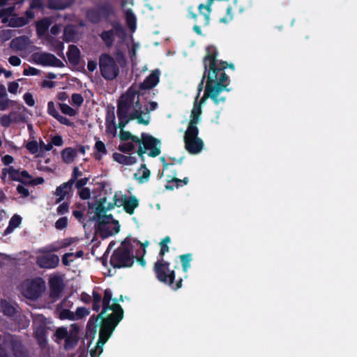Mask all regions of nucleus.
<instances>
[{
  "label": "nucleus",
  "instance_id": "1",
  "mask_svg": "<svg viewBox=\"0 0 357 357\" xmlns=\"http://www.w3.org/2000/svg\"><path fill=\"white\" fill-rule=\"evenodd\" d=\"M139 91L130 86L122 94L117 102L116 114L119 119L117 127L121 130L130 121L137 119L139 124L147 126L149 120L142 117L144 111L140 103Z\"/></svg>",
  "mask_w": 357,
  "mask_h": 357
},
{
  "label": "nucleus",
  "instance_id": "2",
  "mask_svg": "<svg viewBox=\"0 0 357 357\" xmlns=\"http://www.w3.org/2000/svg\"><path fill=\"white\" fill-rule=\"evenodd\" d=\"M159 259L154 263L153 271L156 279L161 283L167 284L173 290L176 291L182 287L183 279L180 278L175 282L176 273L170 269V263L164 259L165 255L169 252L167 245L160 244Z\"/></svg>",
  "mask_w": 357,
  "mask_h": 357
},
{
  "label": "nucleus",
  "instance_id": "3",
  "mask_svg": "<svg viewBox=\"0 0 357 357\" xmlns=\"http://www.w3.org/2000/svg\"><path fill=\"white\" fill-rule=\"evenodd\" d=\"M112 299V293L109 289H106L104 291V296L102 301V310L103 312H107L108 310H112V312L107 314V318L104 321L102 326V332L109 335L112 330H114L119 323L123 318V310L121 305L117 302V299H113L114 303L110 304Z\"/></svg>",
  "mask_w": 357,
  "mask_h": 357
},
{
  "label": "nucleus",
  "instance_id": "4",
  "mask_svg": "<svg viewBox=\"0 0 357 357\" xmlns=\"http://www.w3.org/2000/svg\"><path fill=\"white\" fill-rule=\"evenodd\" d=\"M132 239L128 236L121 242V245L114 250L110 257V265L114 268L131 267L135 258L132 254Z\"/></svg>",
  "mask_w": 357,
  "mask_h": 357
},
{
  "label": "nucleus",
  "instance_id": "5",
  "mask_svg": "<svg viewBox=\"0 0 357 357\" xmlns=\"http://www.w3.org/2000/svg\"><path fill=\"white\" fill-rule=\"evenodd\" d=\"M0 357H9L6 349L10 350L15 357H29V351L21 337L9 333L0 334Z\"/></svg>",
  "mask_w": 357,
  "mask_h": 357
},
{
  "label": "nucleus",
  "instance_id": "6",
  "mask_svg": "<svg viewBox=\"0 0 357 357\" xmlns=\"http://www.w3.org/2000/svg\"><path fill=\"white\" fill-rule=\"evenodd\" d=\"M218 50L217 47L211 45L206 47V55L204 56L202 63H206L208 68L213 64V70H214L215 77H221L222 74L227 75L225 69L229 68L234 70V65L227 61L218 59Z\"/></svg>",
  "mask_w": 357,
  "mask_h": 357
},
{
  "label": "nucleus",
  "instance_id": "7",
  "mask_svg": "<svg viewBox=\"0 0 357 357\" xmlns=\"http://www.w3.org/2000/svg\"><path fill=\"white\" fill-rule=\"evenodd\" d=\"M115 15L114 6L108 1L98 3L86 12V19L92 24H99L102 20H107Z\"/></svg>",
  "mask_w": 357,
  "mask_h": 357
},
{
  "label": "nucleus",
  "instance_id": "8",
  "mask_svg": "<svg viewBox=\"0 0 357 357\" xmlns=\"http://www.w3.org/2000/svg\"><path fill=\"white\" fill-rule=\"evenodd\" d=\"M138 145L139 146L137 150V153L142 162H144L145 160L144 153L147 150H150L148 153V155L151 158H155L161 153L160 141L149 133H142L141 143Z\"/></svg>",
  "mask_w": 357,
  "mask_h": 357
},
{
  "label": "nucleus",
  "instance_id": "9",
  "mask_svg": "<svg viewBox=\"0 0 357 357\" xmlns=\"http://www.w3.org/2000/svg\"><path fill=\"white\" fill-rule=\"evenodd\" d=\"M101 76L107 81L115 79L119 75V67L114 58L107 53H102L98 58Z\"/></svg>",
  "mask_w": 357,
  "mask_h": 357
},
{
  "label": "nucleus",
  "instance_id": "10",
  "mask_svg": "<svg viewBox=\"0 0 357 357\" xmlns=\"http://www.w3.org/2000/svg\"><path fill=\"white\" fill-rule=\"evenodd\" d=\"M227 86V84H221L220 83H216L212 85V80L211 78H210V80L206 82L204 93L197 105L202 106L208 98H211L215 105L224 103L226 100V98L220 96V95L224 91H229Z\"/></svg>",
  "mask_w": 357,
  "mask_h": 357
},
{
  "label": "nucleus",
  "instance_id": "11",
  "mask_svg": "<svg viewBox=\"0 0 357 357\" xmlns=\"http://www.w3.org/2000/svg\"><path fill=\"white\" fill-rule=\"evenodd\" d=\"M107 312H103V310L99 313L98 315H92L87 323V329L90 331H93L94 333L96 331V328L98 326V320H100V331H99V337L97 341V347L100 348V351L102 352L103 351V345L107 342L109 338L112 335L114 330H112L111 333H109V335H107V333L102 332V326L104 324L105 320L107 318V314L106 315Z\"/></svg>",
  "mask_w": 357,
  "mask_h": 357
},
{
  "label": "nucleus",
  "instance_id": "12",
  "mask_svg": "<svg viewBox=\"0 0 357 357\" xmlns=\"http://www.w3.org/2000/svg\"><path fill=\"white\" fill-rule=\"evenodd\" d=\"M204 66V73L202 75V77L201 79V81L197 86V95L196 97V100H197L200 93L203 90L204 88V84L205 80L206 79V82H208L210 80V78H211L212 80V85L216 83H220L221 84H227L229 86V77L227 75H225V74H222L221 77H215L214 70H213V64H211L210 68H208L206 63H203Z\"/></svg>",
  "mask_w": 357,
  "mask_h": 357
},
{
  "label": "nucleus",
  "instance_id": "13",
  "mask_svg": "<svg viewBox=\"0 0 357 357\" xmlns=\"http://www.w3.org/2000/svg\"><path fill=\"white\" fill-rule=\"evenodd\" d=\"M112 29L108 31H103L100 36L107 47H112L114 42V36L119 38H123L126 36V29L118 21H114L111 23Z\"/></svg>",
  "mask_w": 357,
  "mask_h": 357
},
{
  "label": "nucleus",
  "instance_id": "14",
  "mask_svg": "<svg viewBox=\"0 0 357 357\" xmlns=\"http://www.w3.org/2000/svg\"><path fill=\"white\" fill-rule=\"evenodd\" d=\"M45 290V282L41 278L32 280L24 290L25 296L31 300L38 298Z\"/></svg>",
  "mask_w": 357,
  "mask_h": 357
},
{
  "label": "nucleus",
  "instance_id": "15",
  "mask_svg": "<svg viewBox=\"0 0 357 357\" xmlns=\"http://www.w3.org/2000/svg\"><path fill=\"white\" fill-rule=\"evenodd\" d=\"M34 61L43 66L64 67L63 62L55 55L48 52L35 53L33 55Z\"/></svg>",
  "mask_w": 357,
  "mask_h": 357
},
{
  "label": "nucleus",
  "instance_id": "16",
  "mask_svg": "<svg viewBox=\"0 0 357 357\" xmlns=\"http://www.w3.org/2000/svg\"><path fill=\"white\" fill-rule=\"evenodd\" d=\"M159 81L160 72L158 70H155L152 71V73L144 79L143 82L140 83L138 89H136L133 85L132 86H133L136 90L139 91V97H144L146 95L150 94V91H146L155 87L158 84Z\"/></svg>",
  "mask_w": 357,
  "mask_h": 357
},
{
  "label": "nucleus",
  "instance_id": "17",
  "mask_svg": "<svg viewBox=\"0 0 357 357\" xmlns=\"http://www.w3.org/2000/svg\"><path fill=\"white\" fill-rule=\"evenodd\" d=\"M50 298L53 302L56 301L61 296L64 289L63 278L59 275H54L49 280Z\"/></svg>",
  "mask_w": 357,
  "mask_h": 357
},
{
  "label": "nucleus",
  "instance_id": "18",
  "mask_svg": "<svg viewBox=\"0 0 357 357\" xmlns=\"http://www.w3.org/2000/svg\"><path fill=\"white\" fill-rule=\"evenodd\" d=\"M107 199L106 197H101L96 201L94 204H89V208L95 207V213L100 215L101 213H107L108 211L112 210L116 206H120L121 204H117L116 201H119L116 195L114 197V202H109L105 205Z\"/></svg>",
  "mask_w": 357,
  "mask_h": 357
},
{
  "label": "nucleus",
  "instance_id": "19",
  "mask_svg": "<svg viewBox=\"0 0 357 357\" xmlns=\"http://www.w3.org/2000/svg\"><path fill=\"white\" fill-rule=\"evenodd\" d=\"M59 263V256L55 254H47L37 257L36 264L42 268H54Z\"/></svg>",
  "mask_w": 357,
  "mask_h": 357
},
{
  "label": "nucleus",
  "instance_id": "20",
  "mask_svg": "<svg viewBox=\"0 0 357 357\" xmlns=\"http://www.w3.org/2000/svg\"><path fill=\"white\" fill-rule=\"evenodd\" d=\"M185 148L190 154H197L202 151L204 142L199 137L184 139Z\"/></svg>",
  "mask_w": 357,
  "mask_h": 357
},
{
  "label": "nucleus",
  "instance_id": "21",
  "mask_svg": "<svg viewBox=\"0 0 357 357\" xmlns=\"http://www.w3.org/2000/svg\"><path fill=\"white\" fill-rule=\"evenodd\" d=\"M93 220H96L97 223H98V222H103L109 225L113 224L114 225V233H119L120 230V225L119 221L114 220L112 214L107 215L106 213H101L100 215H98L95 213L93 216Z\"/></svg>",
  "mask_w": 357,
  "mask_h": 357
},
{
  "label": "nucleus",
  "instance_id": "22",
  "mask_svg": "<svg viewBox=\"0 0 357 357\" xmlns=\"http://www.w3.org/2000/svg\"><path fill=\"white\" fill-rule=\"evenodd\" d=\"M73 185L72 183H69V182L67 181L56 188L54 192V195L59 197L56 199V203L62 202L65 197L72 192Z\"/></svg>",
  "mask_w": 357,
  "mask_h": 357
},
{
  "label": "nucleus",
  "instance_id": "23",
  "mask_svg": "<svg viewBox=\"0 0 357 357\" xmlns=\"http://www.w3.org/2000/svg\"><path fill=\"white\" fill-rule=\"evenodd\" d=\"M6 86L0 84V111L6 110L10 105H15L17 102L8 98Z\"/></svg>",
  "mask_w": 357,
  "mask_h": 357
},
{
  "label": "nucleus",
  "instance_id": "24",
  "mask_svg": "<svg viewBox=\"0 0 357 357\" xmlns=\"http://www.w3.org/2000/svg\"><path fill=\"white\" fill-rule=\"evenodd\" d=\"M121 205H123V210L127 213L132 215L135 212V209L139 206V200L134 195H131L128 197H126Z\"/></svg>",
  "mask_w": 357,
  "mask_h": 357
},
{
  "label": "nucleus",
  "instance_id": "25",
  "mask_svg": "<svg viewBox=\"0 0 357 357\" xmlns=\"http://www.w3.org/2000/svg\"><path fill=\"white\" fill-rule=\"evenodd\" d=\"M67 57L70 64L77 66L80 61V51L75 45H70L67 52Z\"/></svg>",
  "mask_w": 357,
  "mask_h": 357
},
{
  "label": "nucleus",
  "instance_id": "26",
  "mask_svg": "<svg viewBox=\"0 0 357 357\" xmlns=\"http://www.w3.org/2000/svg\"><path fill=\"white\" fill-rule=\"evenodd\" d=\"M78 340V329L75 327V330L70 331L66 336L65 339L64 348L66 350L74 349L77 346Z\"/></svg>",
  "mask_w": 357,
  "mask_h": 357
},
{
  "label": "nucleus",
  "instance_id": "27",
  "mask_svg": "<svg viewBox=\"0 0 357 357\" xmlns=\"http://www.w3.org/2000/svg\"><path fill=\"white\" fill-rule=\"evenodd\" d=\"M151 176L150 170L146 167V164L143 163L138 169L137 172L134 174L135 179L138 181L140 184L148 182Z\"/></svg>",
  "mask_w": 357,
  "mask_h": 357
},
{
  "label": "nucleus",
  "instance_id": "28",
  "mask_svg": "<svg viewBox=\"0 0 357 357\" xmlns=\"http://www.w3.org/2000/svg\"><path fill=\"white\" fill-rule=\"evenodd\" d=\"M96 232H98L102 239L107 238L110 236L116 234L114 233V228L110 229L109 224L103 222H98L96 226Z\"/></svg>",
  "mask_w": 357,
  "mask_h": 357
},
{
  "label": "nucleus",
  "instance_id": "29",
  "mask_svg": "<svg viewBox=\"0 0 357 357\" xmlns=\"http://www.w3.org/2000/svg\"><path fill=\"white\" fill-rule=\"evenodd\" d=\"M112 158L114 161L123 165H132L137 162V159L135 156L125 155L116 152L113 153Z\"/></svg>",
  "mask_w": 357,
  "mask_h": 357
},
{
  "label": "nucleus",
  "instance_id": "30",
  "mask_svg": "<svg viewBox=\"0 0 357 357\" xmlns=\"http://www.w3.org/2000/svg\"><path fill=\"white\" fill-rule=\"evenodd\" d=\"M77 31L74 25H67L63 30V40L66 43L75 42Z\"/></svg>",
  "mask_w": 357,
  "mask_h": 357
},
{
  "label": "nucleus",
  "instance_id": "31",
  "mask_svg": "<svg viewBox=\"0 0 357 357\" xmlns=\"http://www.w3.org/2000/svg\"><path fill=\"white\" fill-rule=\"evenodd\" d=\"M77 150L72 147H67L61 152V156L63 162L70 164L74 161L77 157Z\"/></svg>",
  "mask_w": 357,
  "mask_h": 357
},
{
  "label": "nucleus",
  "instance_id": "32",
  "mask_svg": "<svg viewBox=\"0 0 357 357\" xmlns=\"http://www.w3.org/2000/svg\"><path fill=\"white\" fill-rule=\"evenodd\" d=\"M93 149L95 151L93 153V157L98 161H100L103 156L107 154V150L105 144L100 140L96 142Z\"/></svg>",
  "mask_w": 357,
  "mask_h": 357
},
{
  "label": "nucleus",
  "instance_id": "33",
  "mask_svg": "<svg viewBox=\"0 0 357 357\" xmlns=\"http://www.w3.org/2000/svg\"><path fill=\"white\" fill-rule=\"evenodd\" d=\"M0 312L7 317H14L17 313L16 308L6 300H1Z\"/></svg>",
  "mask_w": 357,
  "mask_h": 357
},
{
  "label": "nucleus",
  "instance_id": "34",
  "mask_svg": "<svg viewBox=\"0 0 357 357\" xmlns=\"http://www.w3.org/2000/svg\"><path fill=\"white\" fill-rule=\"evenodd\" d=\"M202 114V107L197 105V101L194 103L193 108L191 111L190 123L192 124H197L200 121V116Z\"/></svg>",
  "mask_w": 357,
  "mask_h": 357
},
{
  "label": "nucleus",
  "instance_id": "35",
  "mask_svg": "<svg viewBox=\"0 0 357 357\" xmlns=\"http://www.w3.org/2000/svg\"><path fill=\"white\" fill-rule=\"evenodd\" d=\"M178 257L181 260L183 271L187 273L191 267L190 263L192 260V255L191 253H187L181 255Z\"/></svg>",
  "mask_w": 357,
  "mask_h": 357
},
{
  "label": "nucleus",
  "instance_id": "36",
  "mask_svg": "<svg viewBox=\"0 0 357 357\" xmlns=\"http://www.w3.org/2000/svg\"><path fill=\"white\" fill-rule=\"evenodd\" d=\"M199 135V129L197 124H192L189 122L187 130L185 132L184 139L197 138Z\"/></svg>",
  "mask_w": 357,
  "mask_h": 357
},
{
  "label": "nucleus",
  "instance_id": "37",
  "mask_svg": "<svg viewBox=\"0 0 357 357\" xmlns=\"http://www.w3.org/2000/svg\"><path fill=\"white\" fill-rule=\"evenodd\" d=\"M119 137L121 141L131 140V141H132V142H135L136 144H139V143H141V140H142V136L140 137V138H139L138 137L133 135L130 132L125 131L123 130H121L120 134H119Z\"/></svg>",
  "mask_w": 357,
  "mask_h": 357
},
{
  "label": "nucleus",
  "instance_id": "38",
  "mask_svg": "<svg viewBox=\"0 0 357 357\" xmlns=\"http://www.w3.org/2000/svg\"><path fill=\"white\" fill-rule=\"evenodd\" d=\"M125 14L128 26L130 30H134L136 28V17L135 14L130 9H128Z\"/></svg>",
  "mask_w": 357,
  "mask_h": 357
},
{
  "label": "nucleus",
  "instance_id": "39",
  "mask_svg": "<svg viewBox=\"0 0 357 357\" xmlns=\"http://www.w3.org/2000/svg\"><path fill=\"white\" fill-rule=\"evenodd\" d=\"M36 337L38 344L43 346L47 343V331L45 328L39 327L36 331Z\"/></svg>",
  "mask_w": 357,
  "mask_h": 357
},
{
  "label": "nucleus",
  "instance_id": "40",
  "mask_svg": "<svg viewBox=\"0 0 357 357\" xmlns=\"http://www.w3.org/2000/svg\"><path fill=\"white\" fill-rule=\"evenodd\" d=\"M102 296L98 291H93L92 310L95 312H98L100 309V303L102 302Z\"/></svg>",
  "mask_w": 357,
  "mask_h": 357
},
{
  "label": "nucleus",
  "instance_id": "41",
  "mask_svg": "<svg viewBox=\"0 0 357 357\" xmlns=\"http://www.w3.org/2000/svg\"><path fill=\"white\" fill-rule=\"evenodd\" d=\"M106 124L108 127L113 126L116 128V117L114 114V107H113L111 110L107 111L106 114Z\"/></svg>",
  "mask_w": 357,
  "mask_h": 357
},
{
  "label": "nucleus",
  "instance_id": "42",
  "mask_svg": "<svg viewBox=\"0 0 357 357\" xmlns=\"http://www.w3.org/2000/svg\"><path fill=\"white\" fill-rule=\"evenodd\" d=\"M59 317L61 320L68 319L73 321L76 319L75 313L68 309H63L60 311Z\"/></svg>",
  "mask_w": 357,
  "mask_h": 357
},
{
  "label": "nucleus",
  "instance_id": "43",
  "mask_svg": "<svg viewBox=\"0 0 357 357\" xmlns=\"http://www.w3.org/2000/svg\"><path fill=\"white\" fill-rule=\"evenodd\" d=\"M28 23V20L24 17H19L10 20L9 25L11 27H22Z\"/></svg>",
  "mask_w": 357,
  "mask_h": 357
},
{
  "label": "nucleus",
  "instance_id": "44",
  "mask_svg": "<svg viewBox=\"0 0 357 357\" xmlns=\"http://www.w3.org/2000/svg\"><path fill=\"white\" fill-rule=\"evenodd\" d=\"M134 144H135V143L132 142V141L124 142L123 144H121L119 146L118 149L122 153H129L134 150V149H135Z\"/></svg>",
  "mask_w": 357,
  "mask_h": 357
},
{
  "label": "nucleus",
  "instance_id": "45",
  "mask_svg": "<svg viewBox=\"0 0 357 357\" xmlns=\"http://www.w3.org/2000/svg\"><path fill=\"white\" fill-rule=\"evenodd\" d=\"M59 107L61 111L64 114L68 115L70 116H74L77 114L76 110L70 107L66 103H60Z\"/></svg>",
  "mask_w": 357,
  "mask_h": 357
},
{
  "label": "nucleus",
  "instance_id": "46",
  "mask_svg": "<svg viewBox=\"0 0 357 357\" xmlns=\"http://www.w3.org/2000/svg\"><path fill=\"white\" fill-rule=\"evenodd\" d=\"M25 148L29 151L30 153L36 154L38 152L39 144L36 140H32L26 144Z\"/></svg>",
  "mask_w": 357,
  "mask_h": 357
},
{
  "label": "nucleus",
  "instance_id": "47",
  "mask_svg": "<svg viewBox=\"0 0 357 357\" xmlns=\"http://www.w3.org/2000/svg\"><path fill=\"white\" fill-rule=\"evenodd\" d=\"M9 115L11 117L13 123L23 122L25 120L24 114L18 112L12 111L10 112Z\"/></svg>",
  "mask_w": 357,
  "mask_h": 357
},
{
  "label": "nucleus",
  "instance_id": "48",
  "mask_svg": "<svg viewBox=\"0 0 357 357\" xmlns=\"http://www.w3.org/2000/svg\"><path fill=\"white\" fill-rule=\"evenodd\" d=\"M90 314V310L85 307H78L75 312L76 319H82L88 316Z\"/></svg>",
  "mask_w": 357,
  "mask_h": 357
},
{
  "label": "nucleus",
  "instance_id": "49",
  "mask_svg": "<svg viewBox=\"0 0 357 357\" xmlns=\"http://www.w3.org/2000/svg\"><path fill=\"white\" fill-rule=\"evenodd\" d=\"M50 23L47 20H41L36 24L38 33H44L49 28Z\"/></svg>",
  "mask_w": 357,
  "mask_h": 357
},
{
  "label": "nucleus",
  "instance_id": "50",
  "mask_svg": "<svg viewBox=\"0 0 357 357\" xmlns=\"http://www.w3.org/2000/svg\"><path fill=\"white\" fill-rule=\"evenodd\" d=\"M68 222L67 217H61L56 221L54 226L56 229L62 230L67 227Z\"/></svg>",
  "mask_w": 357,
  "mask_h": 357
},
{
  "label": "nucleus",
  "instance_id": "51",
  "mask_svg": "<svg viewBox=\"0 0 357 357\" xmlns=\"http://www.w3.org/2000/svg\"><path fill=\"white\" fill-rule=\"evenodd\" d=\"M44 182H45V179L43 177L39 176V177H36L35 178H31V180H27V181L25 180L24 181V185L34 186V185L43 184Z\"/></svg>",
  "mask_w": 357,
  "mask_h": 357
},
{
  "label": "nucleus",
  "instance_id": "52",
  "mask_svg": "<svg viewBox=\"0 0 357 357\" xmlns=\"http://www.w3.org/2000/svg\"><path fill=\"white\" fill-rule=\"evenodd\" d=\"M72 104L80 107L84 102V98L79 93H73L71 96Z\"/></svg>",
  "mask_w": 357,
  "mask_h": 357
},
{
  "label": "nucleus",
  "instance_id": "53",
  "mask_svg": "<svg viewBox=\"0 0 357 357\" xmlns=\"http://www.w3.org/2000/svg\"><path fill=\"white\" fill-rule=\"evenodd\" d=\"M69 333L67 331L66 328L61 327L58 328L55 332V336L58 340H63L66 339V336Z\"/></svg>",
  "mask_w": 357,
  "mask_h": 357
},
{
  "label": "nucleus",
  "instance_id": "54",
  "mask_svg": "<svg viewBox=\"0 0 357 357\" xmlns=\"http://www.w3.org/2000/svg\"><path fill=\"white\" fill-rule=\"evenodd\" d=\"M47 113L54 119H56L59 114V112L56 109L55 105L52 101L47 103Z\"/></svg>",
  "mask_w": 357,
  "mask_h": 357
},
{
  "label": "nucleus",
  "instance_id": "55",
  "mask_svg": "<svg viewBox=\"0 0 357 357\" xmlns=\"http://www.w3.org/2000/svg\"><path fill=\"white\" fill-rule=\"evenodd\" d=\"M175 176H176V174H174V176L172 177V178L170 181H169V182L176 183V187L177 188H178L181 186H183V185H187L188 183L189 179L188 177H185L183 179H179L178 178H176Z\"/></svg>",
  "mask_w": 357,
  "mask_h": 357
},
{
  "label": "nucleus",
  "instance_id": "56",
  "mask_svg": "<svg viewBox=\"0 0 357 357\" xmlns=\"http://www.w3.org/2000/svg\"><path fill=\"white\" fill-rule=\"evenodd\" d=\"M82 175V172L79 170L77 167H75L73 169L71 178L68 181L69 183L74 185L78 177Z\"/></svg>",
  "mask_w": 357,
  "mask_h": 357
},
{
  "label": "nucleus",
  "instance_id": "57",
  "mask_svg": "<svg viewBox=\"0 0 357 357\" xmlns=\"http://www.w3.org/2000/svg\"><path fill=\"white\" fill-rule=\"evenodd\" d=\"M13 123L9 114H3L0 117V124L4 128H8Z\"/></svg>",
  "mask_w": 357,
  "mask_h": 357
},
{
  "label": "nucleus",
  "instance_id": "58",
  "mask_svg": "<svg viewBox=\"0 0 357 357\" xmlns=\"http://www.w3.org/2000/svg\"><path fill=\"white\" fill-rule=\"evenodd\" d=\"M22 222V218L19 215H14L9 220V225L12 227L17 228Z\"/></svg>",
  "mask_w": 357,
  "mask_h": 357
},
{
  "label": "nucleus",
  "instance_id": "59",
  "mask_svg": "<svg viewBox=\"0 0 357 357\" xmlns=\"http://www.w3.org/2000/svg\"><path fill=\"white\" fill-rule=\"evenodd\" d=\"M40 74V70L35 68L33 67L29 66L28 68L24 69L23 75L25 76L29 75H39Z\"/></svg>",
  "mask_w": 357,
  "mask_h": 357
},
{
  "label": "nucleus",
  "instance_id": "60",
  "mask_svg": "<svg viewBox=\"0 0 357 357\" xmlns=\"http://www.w3.org/2000/svg\"><path fill=\"white\" fill-rule=\"evenodd\" d=\"M17 192L21 195V197L23 198L28 197L30 195L29 189L22 185H18L17 186Z\"/></svg>",
  "mask_w": 357,
  "mask_h": 357
},
{
  "label": "nucleus",
  "instance_id": "61",
  "mask_svg": "<svg viewBox=\"0 0 357 357\" xmlns=\"http://www.w3.org/2000/svg\"><path fill=\"white\" fill-rule=\"evenodd\" d=\"M51 144H52V146L54 145L56 146H61L63 144V139L61 135H56L51 138Z\"/></svg>",
  "mask_w": 357,
  "mask_h": 357
},
{
  "label": "nucleus",
  "instance_id": "62",
  "mask_svg": "<svg viewBox=\"0 0 357 357\" xmlns=\"http://www.w3.org/2000/svg\"><path fill=\"white\" fill-rule=\"evenodd\" d=\"M69 211V204L68 202H63L56 208V211L60 215L66 214Z\"/></svg>",
  "mask_w": 357,
  "mask_h": 357
},
{
  "label": "nucleus",
  "instance_id": "63",
  "mask_svg": "<svg viewBox=\"0 0 357 357\" xmlns=\"http://www.w3.org/2000/svg\"><path fill=\"white\" fill-rule=\"evenodd\" d=\"M24 100L26 104L30 107H33L35 105V100L33 98V96L31 93L26 92L23 96Z\"/></svg>",
  "mask_w": 357,
  "mask_h": 357
},
{
  "label": "nucleus",
  "instance_id": "64",
  "mask_svg": "<svg viewBox=\"0 0 357 357\" xmlns=\"http://www.w3.org/2000/svg\"><path fill=\"white\" fill-rule=\"evenodd\" d=\"M81 190L79 192V196L80 199L83 200L89 199L91 197V191L88 188H84L80 189Z\"/></svg>",
  "mask_w": 357,
  "mask_h": 357
}]
</instances>
